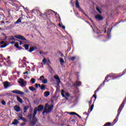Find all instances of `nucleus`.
Instances as JSON below:
<instances>
[{
    "instance_id": "338daca9",
    "label": "nucleus",
    "mask_w": 126,
    "mask_h": 126,
    "mask_svg": "<svg viewBox=\"0 0 126 126\" xmlns=\"http://www.w3.org/2000/svg\"><path fill=\"white\" fill-rule=\"evenodd\" d=\"M11 44H15V41H12L10 42Z\"/></svg>"
},
{
    "instance_id": "a211bd4d",
    "label": "nucleus",
    "mask_w": 126,
    "mask_h": 126,
    "mask_svg": "<svg viewBox=\"0 0 126 126\" xmlns=\"http://www.w3.org/2000/svg\"><path fill=\"white\" fill-rule=\"evenodd\" d=\"M35 49H36V46H34V47H31L29 50V52H30V53H32V52H33V51H34Z\"/></svg>"
},
{
    "instance_id": "20e7f679",
    "label": "nucleus",
    "mask_w": 126,
    "mask_h": 126,
    "mask_svg": "<svg viewBox=\"0 0 126 126\" xmlns=\"http://www.w3.org/2000/svg\"><path fill=\"white\" fill-rule=\"evenodd\" d=\"M15 38H16L17 39H19V40H22V41H27V39L24 37V36L18 34V35H16L14 36Z\"/></svg>"
},
{
    "instance_id": "09e8293b",
    "label": "nucleus",
    "mask_w": 126,
    "mask_h": 126,
    "mask_svg": "<svg viewBox=\"0 0 126 126\" xmlns=\"http://www.w3.org/2000/svg\"><path fill=\"white\" fill-rule=\"evenodd\" d=\"M92 104V97L91 98V100L89 102V105H91Z\"/></svg>"
},
{
    "instance_id": "a878e982",
    "label": "nucleus",
    "mask_w": 126,
    "mask_h": 126,
    "mask_svg": "<svg viewBox=\"0 0 126 126\" xmlns=\"http://www.w3.org/2000/svg\"><path fill=\"white\" fill-rule=\"evenodd\" d=\"M96 9L98 12H99V14H102V11H101V10H100V8L98 7H96Z\"/></svg>"
},
{
    "instance_id": "79ce46f5",
    "label": "nucleus",
    "mask_w": 126,
    "mask_h": 126,
    "mask_svg": "<svg viewBox=\"0 0 126 126\" xmlns=\"http://www.w3.org/2000/svg\"><path fill=\"white\" fill-rule=\"evenodd\" d=\"M76 58V57L75 56H73V57L70 58V61H74V60H75Z\"/></svg>"
},
{
    "instance_id": "58836bf2",
    "label": "nucleus",
    "mask_w": 126,
    "mask_h": 126,
    "mask_svg": "<svg viewBox=\"0 0 126 126\" xmlns=\"http://www.w3.org/2000/svg\"><path fill=\"white\" fill-rule=\"evenodd\" d=\"M60 63H64V61L63 60V59L62 58H60Z\"/></svg>"
},
{
    "instance_id": "a18cd8bd",
    "label": "nucleus",
    "mask_w": 126,
    "mask_h": 126,
    "mask_svg": "<svg viewBox=\"0 0 126 126\" xmlns=\"http://www.w3.org/2000/svg\"><path fill=\"white\" fill-rule=\"evenodd\" d=\"M65 95H66V97H70V94H69V93H66L65 94Z\"/></svg>"
},
{
    "instance_id": "4d7b16f0",
    "label": "nucleus",
    "mask_w": 126,
    "mask_h": 126,
    "mask_svg": "<svg viewBox=\"0 0 126 126\" xmlns=\"http://www.w3.org/2000/svg\"><path fill=\"white\" fill-rule=\"evenodd\" d=\"M88 18L90 19V20L91 21V22H92V23H94V22L93 21V20H92V19L91 18H89V17Z\"/></svg>"
},
{
    "instance_id": "0e129e2a",
    "label": "nucleus",
    "mask_w": 126,
    "mask_h": 126,
    "mask_svg": "<svg viewBox=\"0 0 126 126\" xmlns=\"http://www.w3.org/2000/svg\"><path fill=\"white\" fill-rule=\"evenodd\" d=\"M2 36H5H5H6V34H5V33H2Z\"/></svg>"
},
{
    "instance_id": "423d86ee",
    "label": "nucleus",
    "mask_w": 126,
    "mask_h": 126,
    "mask_svg": "<svg viewBox=\"0 0 126 126\" xmlns=\"http://www.w3.org/2000/svg\"><path fill=\"white\" fill-rule=\"evenodd\" d=\"M12 93H14L15 94H19L20 95H24V92H21L18 90H15L12 91Z\"/></svg>"
},
{
    "instance_id": "774afa93",
    "label": "nucleus",
    "mask_w": 126,
    "mask_h": 126,
    "mask_svg": "<svg viewBox=\"0 0 126 126\" xmlns=\"http://www.w3.org/2000/svg\"><path fill=\"white\" fill-rule=\"evenodd\" d=\"M19 116H20V117H22V113H19Z\"/></svg>"
},
{
    "instance_id": "412c9836",
    "label": "nucleus",
    "mask_w": 126,
    "mask_h": 126,
    "mask_svg": "<svg viewBox=\"0 0 126 126\" xmlns=\"http://www.w3.org/2000/svg\"><path fill=\"white\" fill-rule=\"evenodd\" d=\"M44 94H45V97H48V96H49L50 95V92L48 91H46L44 92Z\"/></svg>"
},
{
    "instance_id": "1a4fd4ad",
    "label": "nucleus",
    "mask_w": 126,
    "mask_h": 126,
    "mask_svg": "<svg viewBox=\"0 0 126 126\" xmlns=\"http://www.w3.org/2000/svg\"><path fill=\"white\" fill-rule=\"evenodd\" d=\"M76 122V118L75 117H71L68 121V123H70L71 124H75Z\"/></svg>"
},
{
    "instance_id": "ddd939ff",
    "label": "nucleus",
    "mask_w": 126,
    "mask_h": 126,
    "mask_svg": "<svg viewBox=\"0 0 126 126\" xmlns=\"http://www.w3.org/2000/svg\"><path fill=\"white\" fill-rule=\"evenodd\" d=\"M126 69H125L123 71L122 74H121L120 75L117 76L116 77L113 78V79H116V78H118V77H121V76H123V75H124V74H126Z\"/></svg>"
},
{
    "instance_id": "39448f33",
    "label": "nucleus",
    "mask_w": 126,
    "mask_h": 126,
    "mask_svg": "<svg viewBox=\"0 0 126 126\" xmlns=\"http://www.w3.org/2000/svg\"><path fill=\"white\" fill-rule=\"evenodd\" d=\"M114 74H111V73L107 75L105 78V80L103 82V85H105V83H106V82H108V81H109L108 80V78H109V77H112V76H114Z\"/></svg>"
},
{
    "instance_id": "680f3d73",
    "label": "nucleus",
    "mask_w": 126,
    "mask_h": 126,
    "mask_svg": "<svg viewBox=\"0 0 126 126\" xmlns=\"http://www.w3.org/2000/svg\"><path fill=\"white\" fill-rule=\"evenodd\" d=\"M20 45L21 46L22 45H23V42L22 41H20Z\"/></svg>"
},
{
    "instance_id": "37998d69",
    "label": "nucleus",
    "mask_w": 126,
    "mask_h": 126,
    "mask_svg": "<svg viewBox=\"0 0 126 126\" xmlns=\"http://www.w3.org/2000/svg\"><path fill=\"white\" fill-rule=\"evenodd\" d=\"M42 62L45 64L46 63H47V60L46 59V58L43 59L42 60Z\"/></svg>"
},
{
    "instance_id": "5fc2aeb1",
    "label": "nucleus",
    "mask_w": 126,
    "mask_h": 126,
    "mask_svg": "<svg viewBox=\"0 0 126 126\" xmlns=\"http://www.w3.org/2000/svg\"><path fill=\"white\" fill-rule=\"evenodd\" d=\"M76 116H77V117H78L79 119H81V116H80L79 115H78V114L76 113Z\"/></svg>"
},
{
    "instance_id": "4468645a",
    "label": "nucleus",
    "mask_w": 126,
    "mask_h": 126,
    "mask_svg": "<svg viewBox=\"0 0 126 126\" xmlns=\"http://www.w3.org/2000/svg\"><path fill=\"white\" fill-rule=\"evenodd\" d=\"M29 89L31 91H34L35 93H37V91L36 90V89L33 87V86H30L29 87Z\"/></svg>"
},
{
    "instance_id": "a19ab883",
    "label": "nucleus",
    "mask_w": 126,
    "mask_h": 126,
    "mask_svg": "<svg viewBox=\"0 0 126 126\" xmlns=\"http://www.w3.org/2000/svg\"><path fill=\"white\" fill-rule=\"evenodd\" d=\"M4 18V17H5V16H4V15L3 14H0V18Z\"/></svg>"
},
{
    "instance_id": "f8f14e48",
    "label": "nucleus",
    "mask_w": 126,
    "mask_h": 126,
    "mask_svg": "<svg viewBox=\"0 0 126 126\" xmlns=\"http://www.w3.org/2000/svg\"><path fill=\"white\" fill-rule=\"evenodd\" d=\"M14 110L16 111V112H20V107L18 105H15L14 106Z\"/></svg>"
},
{
    "instance_id": "6ab92c4d",
    "label": "nucleus",
    "mask_w": 126,
    "mask_h": 126,
    "mask_svg": "<svg viewBox=\"0 0 126 126\" xmlns=\"http://www.w3.org/2000/svg\"><path fill=\"white\" fill-rule=\"evenodd\" d=\"M54 78L57 80V81H61V79H60V77H59V76H58V75H55Z\"/></svg>"
},
{
    "instance_id": "9d476101",
    "label": "nucleus",
    "mask_w": 126,
    "mask_h": 126,
    "mask_svg": "<svg viewBox=\"0 0 126 126\" xmlns=\"http://www.w3.org/2000/svg\"><path fill=\"white\" fill-rule=\"evenodd\" d=\"M95 19H96L97 20H98V21L103 20V19H104V18L103 17V16H102V15H101L100 14H97L95 16Z\"/></svg>"
},
{
    "instance_id": "c9c22d12",
    "label": "nucleus",
    "mask_w": 126,
    "mask_h": 126,
    "mask_svg": "<svg viewBox=\"0 0 126 126\" xmlns=\"http://www.w3.org/2000/svg\"><path fill=\"white\" fill-rule=\"evenodd\" d=\"M15 38H14V37H13V36L11 35V36H10V38H8L9 40H14Z\"/></svg>"
},
{
    "instance_id": "de8ad7c7",
    "label": "nucleus",
    "mask_w": 126,
    "mask_h": 126,
    "mask_svg": "<svg viewBox=\"0 0 126 126\" xmlns=\"http://www.w3.org/2000/svg\"><path fill=\"white\" fill-rule=\"evenodd\" d=\"M26 125V123L24 122V123H21L20 126H24Z\"/></svg>"
},
{
    "instance_id": "3c124183",
    "label": "nucleus",
    "mask_w": 126,
    "mask_h": 126,
    "mask_svg": "<svg viewBox=\"0 0 126 126\" xmlns=\"http://www.w3.org/2000/svg\"><path fill=\"white\" fill-rule=\"evenodd\" d=\"M57 86H59L60 85V83H61V81H57Z\"/></svg>"
},
{
    "instance_id": "2f4dec72",
    "label": "nucleus",
    "mask_w": 126,
    "mask_h": 126,
    "mask_svg": "<svg viewBox=\"0 0 126 126\" xmlns=\"http://www.w3.org/2000/svg\"><path fill=\"white\" fill-rule=\"evenodd\" d=\"M14 46L18 49V48H19V43H18V42H16L15 43Z\"/></svg>"
},
{
    "instance_id": "6e6d98bb",
    "label": "nucleus",
    "mask_w": 126,
    "mask_h": 126,
    "mask_svg": "<svg viewBox=\"0 0 126 126\" xmlns=\"http://www.w3.org/2000/svg\"><path fill=\"white\" fill-rule=\"evenodd\" d=\"M45 113H47V111L44 109L42 112V115H45Z\"/></svg>"
},
{
    "instance_id": "69168bd1",
    "label": "nucleus",
    "mask_w": 126,
    "mask_h": 126,
    "mask_svg": "<svg viewBox=\"0 0 126 126\" xmlns=\"http://www.w3.org/2000/svg\"><path fill=\"white\" fill-rule=\"evenodd\" d=\"M62 28L63 29H65V27H64V26H62Z\"/></svg>"
},
{
    "instance_id": "cd10ccee",
    "label": "nucleus",
    "mask_w": 126,
    "mask_h": 126,
    "mask_svg": "<svg viewBox=\"0 0 126 126\" xmlns=\"http://www.w3.org/2000/svg\"><path fill=\"white\" fill-rule=\"evenodd\" d=\"M35 80L34 78H32L31 79V83H32V84H34L35 83Z\"/></svg>"
},
{
    "instance_id": "4be33fe9",
    "label": "nucleus",
    "mask_w": 126,
    "mask_h": 126,
    "mask_svg": "<svg viewBox=\"0 0 126 126\" xmlns=\"http://www.w3.org/2000/svg\"><path fill=\"white\" fill-rule=\"evenodd\" d=\"M27 118L29 119L30 121H31V120H32V114L27 115Z\"/></svg>"
},
{
    "instance_id": "dca6fc26",
    "label": "nucleus",
    "mask_w": 126,
    "mask_h": 126,
    "mask_svg": "<svg viewBox=\"0 0 126 126\" xmlns=\"http://www.w3.org/2000/svg\"><path fill=\"white\" fill-rule=\"evenodd\" d=\"M17 100L18 102H19V103H21V104H22V103H23V100L19 96H17Z\"/></svg>"
},
{
    "instance_id": "bb28decb",
    "label": "nucleus",
    "mask_w": 126,
    "mask_h": 126,
    "mask_svg": "<svg viewBox=\"0 0 126 126\" xmlns=\"http://www.w3.org/2000/svg\"><path fill=\"white\" fill-rule=\"evenodd\" d=\"M61 95L62 97H65V95H64V90H62L61 92Z\"/></svg>"
},
{
    "instance_id": "2eb2a0df",
    "label": "nucleus",
    "mask_w": 126,
    "mask_h": 126,
    "mask_svg": "<svg viewBox=\"0 0 126 126\" xmlns=\"http://www.w3.org/2000/svg\"><path fill=\"white\" fill-rule=\"evenodd\" d=\"M22 19H23V18L22 17H20L15 22L16 24H19V23H21V20H22Z\"/></svg>"
},
{
    "instance_id": "8fccbe9b",
    "label": "nucleus",
    "mask_w": 126,
    "mask_h": 126,
    "mask_svg": "<svg viewBox=\"0 0 126 126\" xmlns=\"http://www.w3.org/2000/svg\"><path fill=\"white\" fill-rule=\"evenodd\" d=\"M1 103L2 104V105H6V103H5V101L4 100H2L1 101Z\"/></svg>"
},
{
    "instance_id": "aec40b11",
    "label": "nucleus",
    "mask_w": 126,
    "mask_h": 126,
    "mask_svg": "<svg viewBox=\"0 0 126 126\" xmlns=\"http://www.w3.org/2000/svg\"><path fill=\"white\" fill-rule=\"evenodd\" d=\"M24 48L26 51H28V50H29V44H25L24 45Z\"/></svg>"
},
{
    "instance_id": "bf43d9fd",
    "label": "nucleus",
    "mask_w": 126,
    "mask_h": 126,
    "mask_svg": "<svg viewBox=\"0 0 126 126\" xmlns=\"http://www.w3.org/2000/svg\"><path fill=\"white\" fill-rule=\"evenodd\" d=\"M18 49H19V50H23V48H22V47H19V48H18Z\"/></svg>"
},
{
    "instance_id": "9b49d317",
    "label": "nucleus",
    "mask_w": 126,
    "mask_h": 126,
    "mask_svg": "<svg viewBox=\"0 0 126 126\" xmlns=\"http://www.w3.org/2000/svg\"><path fill=\"white\" fill-rule=\"evenodd\" d=\"M3 86L5 89H6V88H8V87H9V82H4L3 83Z\"/></svg>"
},
{
    "instance_id": "c756f323",
    "label": "nucleus",
    "mask_w": 126,
    "mask_h": 126,
    "mask_svg": "<svg viewBox=\"0 0 126 126\" xmlns=\"http://www.w3.org/2000/svg\"><path fill=\"white\" fill-rule=\"evenodd\" d=\"M35 88H38V87H40L41 88V86H42V85H41V84H35Z\"/></svg>"
},
{
    "instance_id": "49530a36",
    "label": "nucleus",
    "mask_w": 126,
    "mask_h": 126,
    "mask_svg": "<svg viewBox=\"0 0 126 126\" xmlns=\"http://www.w3.org/2000/svg\"><path fill=\"white\" fill-rule=\"evenodd\" d=\"M93 97H94V98L95 100H96V99L97 98V96H96V93H94V94Z\"/></svg>"
},
{
    "instance_id": "72a5a7b5",
    "label": "nucleus",
    "mask_w": 126,
    "mask_h": 126,
    "mask_svg": "<svg viewBox=\"0 0 126 126\" xmlns=\"http://www.w3.org/2000/svg\"><path fill=\"white\" fill-rule=\"evenodd\" d=\"M8 15H9V16H8L7 17H8V18H10L11 17V14L10 13V10H9L8 11Z\"/></svg>"
},
{
    "instance_id": "ea45409f",
    "label": "nucleus",
    "mask_w": 126,
    "mask_h": 126,
    "mask_svg": "<svg viewBox=\"0 0 126 126\" xmlns=\"http://www.w3.org/2000/svg\"><path fill=\"white\" fill-rule=\"evenodd\" d=\"M94 108V104H92L91 106L90 112H92L93 108Z\"/></svg>"
},
{
    "instance_id": "b1692460",
    "label": "nucleus",
    "mask_w": 126,
    "mask_h": 126,
    "mask_svg": "<svg viewBox=\"0 0 126 126\" xmlns=\"http://www.w3.org/2000/svg\"><path fill=\"white\" fill-rule=\"evenodd\" d=\"M40 89L41 90H42L43 91H44V90L46 89V86L44 85H41V86L40 87Z\"/></svg>"
},
{
    "instance_id": "f03ea898",
    "label": "nucleus",
    "mask_w": 126,
    "mask_h": 126,
    "mask_svg": "<svg viewBox=\"0 0 126 126\" xmlns=\"http://www.w3.org/2000/svg\"><path fill=\"white\" fill-rule=\"evenodd\" d=\"M75 5L77 8H78V9L80 10V11H81V12H82L83 14L87 16V17H89L88 15H87V14H86V13L84 12V10H83L82 9H81V7H80V5H79V2L78 1V0H76Z\"/></svg>"
},
{
    "instance_id": "4c0bfd02",
    "label": "nucleus",
    "mask_w": 126,
    "mask_h": 126,
    "mask_svg": "<svg viewBox=\"0 0 126 126\" xmlns=\"http://www.w3.org/2000/svg\"><path fill=\"white\" fill-rule=\"evenodd\" d=\"M19 83L21 84V86H24V85H25L24 82H19Z\"/></svg>"
},
{
    "instance_id": "c03bdc74",
    "label": "nucleus",
    "mask_w": 126,
    "mask_h": 126,
    "mask_svg": "<svg viewBox=\"0 0 126 126\" xmlns=\"http://www.w3.org/2000/svg\"><path fill=\"white\" fill-rule=\"evenodd\" d=\"M45 78V77L43 75H42L40 77L39 80H42V79H44Z\"/></svg>"
},
{
    "instance_id": "864d4df0",
    "label": "nucleus",
    "mask_w": 126,
    "mask_h": 126,
    "mask_svg": "<svg viewBox=\"0 0 126 126\" xmlns=\"http://www.w3.org/2000/svg\"><path fill=\"white\" fill-rule=\"evenodd\" d=\"M5 42L4 41H1L0 43V45H3L4 44Z\"/></svg>"
},
{
    "instance_id": "5701e85b",
    "label": "nucleus",
    "mask_w": 126,
    "mask_h": 126,
    "mask_svg": "<svg viewBox=\"0 0 126 126\" xmlns=\"http://www.w3.org/2000/svg\"><path fill=\"white\" fill-rule=\"evenodd\" d=\"M102 85H104V84H101L99 86V87L94 91V93H97V92H98V91H99V90H100V87H101V86H102Z\"/></svg>"
},
{
    "instance_id": "f3484780",
    "label": "nucleus",
    "mask_w": 126,
    "mask_h": 126,
    "mask_svg": "<svg viewBox=\"0 0 126 126\" xmlns=\"http://www.w3.org/2000/svg\"><path fill=\"white\" fill-rule=\"evenodd\" d=\"M28 109H29V106H25L24 107V113H27V111L28 110Z\"/></svg>"
},
{
    "instance_id": "e2e57ef3",
    "label": "nucleus",
    "mask_w": 126,
    "mask_h": 126,
    "mask_svg": "<svg viewBox=\"0 0 126 126\" xmlns=\"http://www.w3.org/2000/svg\"><path fill=\"white\" fill-rule=\"evenodd\" d=\"M45 15H46L45 14H40V16H44Z\"/></svg>"
},
{
    "instance_id": "7c9ffc66",
    "label": "nucleus",
    "mask_w": 126,
    "mask_h": 126,
    "mask_svg": "<svg viewBox=\"0 0 126 126\" xmlns=\"http://www.w3.org/2000/svg\"><path fill=\"white\" fill-rule=\"evenodd\" d=\"M81 84H82L81 82H76V86L79 87L80 86V85H81Z\"/></svg>"
},
{
    "instance_id": "f257e3e1",
    "label": "nucleus",
    "mask_w": 126,
    "mask_h": 126,
    "mask_svg": "<svg viewBox=\"0 0 126 126\" xmlns=\"http://www.w3.org/2000/svg\"><path fill=\"white\" fill-rule=\"evenodd\" d=\"M44 110V106L40 104L37 107H35L34 108L33 113L37 114V112H42Z\"/></svg>"
},
{
    "instance_id": "6e6552de",
    "label": "nucleus",
    "mask_w": 126,
    "mask_h": 126,
    "mask_svg": "<svg viewBox=\"0 0 126 126\" xmlns=\"http://www.w3.org/2000/svg\"><path fill=\"white\" fill-rule=\"evenodd\" d=\"M53 109H54V105H52L50 107H49L48 109H46V107H44V110L46 111V113L52 112Z\"/></svg>"
},
{
    "instance_id": "052dcab7",
    "label": "nucleus",
    "mask_w": 126,
    "mask_h": 126,
    "mask_svg": "<svg viewBox=\"0 0 126 126\" xmlns=\"http://www.w3.org/2000/svg\"><path fill=\"white\" fill-rule=\"evenodd\" d=\"M6 62H7V63H8V64H9V63H10V61L7 60Z\"/></svg>"
},
{
    "instance_id": "0eeeda50",
    "label": "nucleus",
    "mask_w": 126,
    "mask_h": 126,
    "mask_svg": "<svg viewBox=\"0 0 126 126\" xmlns=\"http://www.w3.org/2000/svg\"><path fill=\"white\" fill-rule=\"evenodd\" d=\"M3 58H0V66H2L1 65V63H2L5 66H6V69H7V67H8V65L6 64V63L5 62H4L3 61Z\"/></svg>"
},
{
    "instance_id": "f704fd0d",
    "label": "nucleus",
    "mask_w": 126,
    "mask_h": 126,
    "mask_svg": "<svg viewBox=\"0 0 126 126\" xmlns=\"http://www.w3.org/2000/svg\"><path fill=\"white\" fill-rule=\"evenodd\" d=\"M6 46H7V44L4 43V44L0 46V48H5V47H6Z\"/></svg>"
},
{
    "instance_id": "393cba45",
    "label": "nucleus",
    "mask_w": 126,
    "mask_h": 126,
    "mask_svg": "<svg viewBox=\"0 0 126 126\" xmlns=\"http://www.w3.org/2000/svg\"><path fill=\"white\" fill-rule=\"evenodd\" d=\"M42 83L44 84H47V83H48V80H47V79H44L42 80Z\"/></svg>"
},
{
    "instance_id": "473e14b6",
    "label": "nucleus",
    "mask_w": 126,
    "mask_h": 126,
    "mask_svg": "<svg viewBox=\"0 0 126 126\" xmlns=\"http://www.w3.org/2000/svg\"><path fill=\"white\" fill-rule=\"evenodd\" d=\"M20 119L22 120V121H23L24 122H27V120H26V118H24L23 117H20Z\"/></svg>"
},
{
    "instance_id": "e433bc0d",
    "label": "nucleus",
    "mask_w": 126,
    "mask_h": 126,
    "mask_svg": "<svg viewBox=\"0 0 126 126\" xmlns=\"http://www.w3.org/2000/svg\"><path fill=\"white\" fill-rule=\"evenodd\" d=\"M69 115H70L71 116H73V115H76V113L75 112H69Z\"/></svg>"
},
{
    "instance_id": "603ef678",
    "label": "nucleus",
    "mask_w": 126,
    "mask_h": 126,
    "mask_svg": "<svg viewBox=\"0 0 126 126\" xmlns=\"http://www.w3.org/2000/svg\"><path fill=\"white\" fill-rule=\"evenodd\" d=\"M24 80H23V79H20V81H19V82H24Z\"/></svg>"
},
{
    "instance_id": "13d9d810",
    "label": "nucleus",
    "mask_w": 126,
    "mask_h": 126,
    "mask_svg": "<svg viewBox=\"0 0 126 126\" xmlns=\"http://www.w3.org/2000/svg\"><path fill=\"white\" fill-rule=\"evenodd\" d=\"M23 74H29L28 71H27L24 72Z\"/></svg>"
},
{
    "instance_id": "c85d7f7f",
    "label": "nucleus",
    "mask_w": 126,
    "mask_h": 126,
    "mask_svg": "<svg viewBox=\"0 0 126 126\" xmlns=\"http://www.w3.org/2000/svg\"><path fill=\"white\" fill-rule=\"evenodd\" d=\"M18 123V121L16 119H15L14 122L12 123V125H17V123Z\"/></svg>"
},
{
    "instance_id": "7ed1b4c3",
    "label": "nucleus",
    "mask_w": 126,
    "mask_h": 126,
    "mask_svg": "<svg viewBox=\"0 0 126 126\" xmlns=\"http://www.w3.org/2000/svg\"><path fill=\"white\" fill-rule=\"evenodd\" d=\"M36 113L32 114V121L31 122V124L33 126H35L37 122H38V119L36 117Z\"/></svg>"
}]
</instances>
